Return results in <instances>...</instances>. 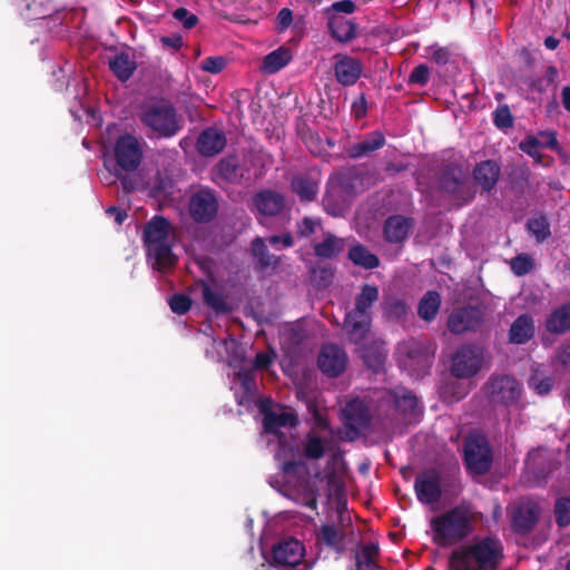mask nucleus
<instances>
[{
	"mask_svg": "<svg viewBox=\"0 0 570 570\" xmlns=\"http://www.w3.org/2000/svg\"><path fill=\"white\" fill-rule=\"evenodd\" d=\"M263 420V438L272 448L275 459L282 464L284 482L289 487L293 500L311 509L316 508V495L323 491L327 498L335 502L341 513L345 508L342 499L345 480V463L338 450L337 442L325 425L307 434L303 442V451L308 459H318L327 455V462L323 471H315L307 479L296 476L305 468L303 464L292 462L293 443L292 439L281 430L292 428L296 424V417L286 407L274 403L272 399H262L258 403Z\"/></svg>",
	"mask_w": 570,
	"mask_h": 570,
	"instance_id": "1",
	"label": "nucleus"
},
{
	"mask_svg": "<svg viewBox=\"0 0 570 570\" xmlns=\"http://www.w3.org/2000/svg\"><path fill=\"white\" fill-rule=\"evenodd\" d=\"M145 141L131 134L120 135L107 147L104 164L110 175L120 180L124 191L144 190L147 184L137 169L144 157Z\"/></svg>",
	"mask_w": 570,
	"mask_h": 570,
	"instance_id": "2",
	"label": "nucleus"
},
{
	"mask_svg": "<svg viewBox=\"0 0 570 570\" xmlns=\"http://www.w3.org/2000/svg\"><path fill=\"white\" fill-rule=\"evenodd\" d=\"M503 558L501 542L494 538L475 539L456 548L450 558L452 570L497 568Z\"/></svg>",
	"mask_w": 570,
	"mask_h": 570,
	"instance_id": "3",
	"label": "nucleus"
},
{
	"mask_svg": "<svg viewBox=\"0 0 570 570\" xmlns=\"http://www.w3.org/2000/svg\"><path fill=\"white\" fill-rule=\"evenodd\" d=\"M475 512L470 505H458L430 521L432 540L441 547L452 546L472 532Z\"/></svg>",
	"mask_w": 570,
	"mask_h": 570,
	"instance_id": "4",
	"label": "nucleus"
},
{
	"mask_svg": "<svg viewBox=\"0 0 570 570\" xmlns=\"http://www.w3.org/2000/svg\"><path fill=\"white\" fill-rule=\"evenodd\" d=\"M174 233L168 222L161 217L153 218L144 230L147 256L157 271L165 272L175 265L177 257L171 250Z\"/></svg>",
	"mask_w": 570,
	"mask_h": 570,
	"instance_id": "5",
	"label": "nucleus"
},
{
	"mask_svg": "<svg viewBox=\"0 0 570 570\" xmlns=\"http://www.w3.org/2000/svg\"><path fill=\"white\" fill-rule=\"evenodd\" d=\"M379 298V289L372 285H364L361 294L356 298V307L346 315L344 325L350 334V338L358 343L370 330L371 315L370 307Z\"/></svg>",
	"mask_w": 570,
	"mask_h": 570,
	"instance_id": "6",
	"label": "nucleus"
},
{
	"mask_svg": "<svg viewBox=\"0 0 570 570\" xmlns=\"http://www.w3.org/2000/svg\"><path fill=\"white\" fill-rule=\"evenodd\" d=\"M433 354L434 347L428 340L411 338L400 343L396 350L400 366L416 376L426 371Z\"/></svg>",
	"mask_w": 570,
	"mask_h": 570,
	"instance_id": "7",
	"label": "nucleus"
},
{
	"mask_svg": "<svg viewBox=\"0 0 570 570\" xmlns=\"http://www.w3.org/2000/svg\"><path fill=\"white\" fill-rule=\"evenodd\" d=\"M144 124L160 136L170 137L179 130L174 109L166 104L148 106L141 117Z\"/></svg>",
	"mask_w": 570,
	"mask_h": 570,
	"instance_id": "8",
	"label": "nucleus"
},
{
	"mask_svg": "<svg viewBox=\"0 0 570 570\" xmlns=\"http://www.w3.org/2000/svg\"><path fill=\"white\" fill-rule=\"evenodd\" d=\"M464 458L471 472L475 474L487 472L492 458L485 438L480 434H471L465 443Z\"/></svg>",
	"mask_w": 570,
	"mask_h": 570,
	"instance_id": "9",
	"label": "nucleus"
},
{
	"mask_svg": "<svg viewBox=\"0 0 570 570\" xmlns=\"http://www.w3.org/2000/svg\"><path fill=\"white\" fill-rule=\"evenodd\" d=\"M482 364V350L476 346H464L454 354L451 372L458 379H469L481 370Z\"/></svg>",
	"mask_w": 570,
	"mask_h": 570,
	"instance_id": "10",
	"label": "nucleus"
},
{
	"mask_svg": "<svg viewBox=\"0 0 570 570\" xmlns=\"http://www.w3.org/2000/svg\"><path fill=\"white\" fill-rule=\"evenodd\" d=\"M489 395L494 403L510 404L521 395V385L511 376H501L491 381Z\"/></svg>",
	"mask_w": 570,
	"mask_h": 570,
	"instance_id": "11",
	"label": "nucleus"
},
{
	"mask_svg": "<svg viewBox=\"0 0 570 570\" xmlns=\"http://www.w3.org/2000/svg\"><path fill=\"white\" fill-rule=\"evenodd\" d=\"M347 356L345 352L335 344H326L318 355V366L328 376L340 375L346 367Z\"/></svg>",
	"mask_w": 570,
	"mask_h": 570,
	"instance_id": "12",
	"label": "nucleus"
},
{
	"mask_svg": "<svg viewBox=\"0 0 570 570\" xmlns=\"http://www.w3.org/2000/svg\"><path fill=\"white\" fill-rule=\"evenodd\" d=\"M304 547L301 541L287 538L273 548V559L277 566L296 567L304 557Z\"/></svg>",
	"mask_w": 570,
	"mask_h": 570,
	"instance_id": "13",
	"label": "nucleus"
},
{
	"mask_svg": "<svg viewBox=\"0 0 570 570\" xmlns=\"http://www.w3.org/2000/svg\"><path fill=\"white\" fill-rule=\"evenodd\" d=\"M415 492L423 503H435L441 498V480L434 470L423 472L416 478Z\"/></svg>",
	"mask_w": 570,
	"mask_h": 570,
	"instance_id": "14",
	"label": "nucleus"
},
{
	"mask_svg": "<svg viewBox=\"0 0 570 570\" xmlns=\"http://www.w3.org/2000/svg\"><path fill=\"white\" fill-rule=\"evenodd\" d=\"M190 213L195 220H210L217 213V200L209 190L196 193L190 200Z\"/></svg>",
	"mask_w": 570,
	"mask_h": 570,
	"instance_id": "15",
	"label": "nucleus"
},
{
	"mask_svg": "<svg viewBox=\"0 0 570 570\" xmlns=\"http://www.w3.org/2000/svg\"><path fill=\"white\" fill-rule=\"evenodd\" d=\"M200 288L204 302L216 313H228L232 307L224 295L222 288L214 279L202 281L197 283Z\"/></svg>",
	"mask_w": 570,
	"mask_h": 570,
	"instance_id": "16",
	"label": "nucleus"
},
{
	"mask_svg": "<svg viewBox=\"0 0 570 570\" xmlns=\"http://www.w3.org/2000/svg\"><path fill=\"white\" fill-rule=\"evenodd\" d=\"M335 58L334 71L337 81L343 86L354 85L362 73L361 62L348 56L337 55Z\"/></svg>",
	"mask_w": 570,
	"mask_h": 570,
	"instance_id": "17",
	"label": "nucleus"
},
{
	"mask_svg": "<svg viewBox=\"0 0 570 570\" xmlns=\"http://www.w3.org/2000/svg\"><path fill=\"white\" fill-rule=\"evenodd\" d=\"M480 323V312L476 308H459L452 312L448 326L453 333H463L472 330Z\"/></svg>",
	"mask_w": 570,
	"mask_h": 570,
	"instance_id": "18",
	"label": "nucleus"
},
{
	"mask_svg": "<svg viewBox=\"0 0 570 570\" xmlns=\"http://www.w3.org/2000/svg\"><path fill=\"white\" fill-rule=\"evenodd\" d=\"M225 145V135L215 128L205 129L197 140V149L204 156H214L220 153Z\"/></svg>",
	"mask_w": 570,
	"mask_h": 570,
	"instance_id": "19",
	"label": "nucleus"
},
{
	"mask_svg": "<svg viewBox=\"0 0 570 570\" xmlns=\"http://www.w3.org/2000/svg\"><path fill=\"white\" fill-rule=\"evenodd\" d=\"M258 213L265 216L278 214L284 207V198L281 194L272 190H263L254 198Z\"/></svg>",
	"mask_w": 570,
	"mask_h": 570,
	"instance_id": "20",
	"label": "nucleus"
},
{
	"mask_svg": "<svg viewBox=\"0 0 570 570\" xmlns=\"http://www.w3.org/2000/svg\"><path fill=\"white\" fill-rule=\"evenodd\" d=\"M383 400L387 404H394L403 414L414 413L417 407L416 396L405 389L386 392Z\"/></svg>",
	"mask_w": 570,
	"mask_h": 570,
	"instance_id": "21",
	"label": "nucleus"
},
{
	"mask_svg": "<svg viewBox=\"0 0 570 570\" xmlns=\"http://www.w3.org/2000/svg\"><path fill=\"white\" fill-rule=\"evenodd\" d=\"M540 509L535 503H521L513 514V522L520 531L525 532L538 521Z\"/></svg>",
	"mask_w": 570,
	"mask_h": 570,
	"instance_id": "22",
	"label": "nucleus"
},
{
	"mask_svg": "<svg viewBox=\"0 0 570 570\" xmlns=\"http://www.w3.org/2000/svg\"><path fill=\"white\" fill-rule=\"evenodd\" d=\"M411 224L410 220L402 216L390 217L384 225V235L386 240L391 243L403 242L409 234Z\"/></svg>",
	"mask_w": 570,
	"mask_h": 570,
	"instance_id": "23",
	"label": "nucleus"
},
{
	"mask_svg": "<svg viewBox=\"0 0 570 570\" xmlns=\"http://www.w3.org/2000/svg\"><path fill=\"white\" fill-rule=\"evenodd\" d=\"M534 333V325L528 315L519 316L510 328V341L515 344H523L529 341Z\"/></svg>",
	"mask_w": 570,
	"mask_h": 570,
	"instance_id": "24",
	"label": "nucleus"
},
{
	"mask_svg": "<svg viewBox=\"0 0 570 570\" xmlns=\"http://www.w3.org/2000/svg\"><path fill=\"white\" fill-rule=\"evenodd\" d=\"M498 178L499 167L493 161H483L474 169V179L484 190H490Z\"/></svg>",
	"mask_w": 570,
	"mask_h": 570,
	"instance_id": "25",
	"label": "nucleus"
},
{
	"mask_svg": "<svg viewBox=\"0 0 570 570\" xmlns=\"http://www.w3.org/2000/svg\"><path fill=\"white\" fill-rule=\"evenodd\" d=\"M385 142L384 136L381 132H373L368 137H366L364 140L353 145L348 153L350 156L353 158H361L364 157L381 147H383Z\"/></svg>",
	"mask_w": 570,
	"mask_h": 570,
	"instance_id": "26",
	"label": "nucleus"
},
{
	"mask_svg": "<svg viewBox=\"0 0 570 570\" xmlns=\"http://www.w3.org/2000/svg\"><path fill=\"white\" fill-rule=\"evenodd\" d=\"M557 145V139L553 134H544L540 137H529L520 144V149L534 159L540 158V147L553 148Z\"/></svg>",
	"mask_w": 570,
	"mask_h": 570,
	"instance_id": "27",
	"label": "nucleus"
},
{
	"mask_svg": "<svg viewBox=\"0 0 570 570\" xmlns=\"http://www.w3.org/2000/svg\"><path fill=\"white\" fill-rule=\"evenodd\" d=\"M345 416L358 426H365L370 422V409L360 399L350 401L344 409Z\"/></svg>",
	"mask_w": 570,
	"mask_h": 570,
	"instance_id": "28",
	"label": "nucleus"
},
{
	"mask_svg": "<svg viewBox=\"0 0 570 570\" xmlns=\"http://www.w3.org/2000/svg\"><path fill=\"white\" fill-rule=\"evenodd\" d=\"M330 29L332 36L341 42H347L356 36L355 24L344 17H333L330 21Z\"/></svg>",
	"mask_w": 570,
	"mask_h": 570,
	"instance_id": "29",
	"label": "nucleus"
},
{
	"mask_svg": "<svg viewBox=\"0 0 570 570\" xmlns=\"http://www.w3.org/2000/svg\"><path fill=\"white\" fill-rule=\"evenodd\" d=\"M316 176V174L307 177L297 176L293 179V189L302 200H312L315 197L318 185Z\"/></svg>",
	"mask_w": 570,
	"mask_h": 570,
	"instance_id": "30",
	"label": "nucleus"
},
{
	"mask_svg": "<svg viewBox=\"0 0 570 570\" xmlns=\"http://www.w3.org/2000/svg\"><path fill=\"white\" fill-rule=\"evenodd\" d=\"M441 305L440 295L434 292H428L420 301L417 313L421 318L424 321H432L436 316Z\"/></svg>",
	"mask_w": 570,
	"mask_h": 570,
	"instance_id": "31",
	"label": "nucleus"
},
{
	"mask_svg": "<svg viewBox=\"0 0 570 570\" xmlns=\"http://www.w3.org/2000/svg\"><path fill=\"white\" fill-rule=\"evenodd\" d=\"M292 59V53L286 48H279L267 55L263 62V70L266 73H275L284 68Z\"/></svg>",
	"mask_w": 570,
	"mask_h": 570,
	"instance_id": "32",
	"label": "nucleus"
},
{
	"mask_svg": "<svg viewBox=\"0 0 570 570\" xmlns=\"http://www.w3.org/2000/svg\"><path fill=\"white\" fill-rule=\"evenodd\" d=\"M547 328L552 333H563L570 328V304L561 306L549 316Z\"/></svg>",
	"mask_w": 570,
	"mask_h": 570,
	"instance_id": "33",
	"label": "nucleus"
},
{
	"mask_svg": "<svg viewBox=\"0 0 570 570\" xmlns=\"http://www.w3.org/2000/svg\"><path fill=\"white\" fill-rule=\"evenodd\" d=\"M109 67L118 79L125 81L136 69V62L128 55L120 53L110 60Z\"/></svg>",
	"mask_w": 570,
	"mask_h": 570,
	"instance_id": "34",
	"label": "nucleus"
},
{
	"mask_svg": "<svg viewBox=\"0 0 570 570\" xmlns=\"http://www.w3.org/2000/svg\"><path fill=\"white\" fill-rule=\"evenodd\" d=\"M17 3L30 19L45 17L52 11L50 0H17Z\"/></svg>",
	"mask_w": 570,
	"mask_h": 570,
	"instance_id": "35",
	"label": "nucleus"
},
{
	"mask_svg": "<svg viewBox=\"0 0 570 570\" xmlns=\"http://www.w3.org/2000/svg\"><path fill=\"white\" fill-rule=\"evenodd\" d=\"M350 259L358 266L371 269L379 265V258L362 245H355L350 249Z\"/></svg>",
	"mask_w": 570,
	"mask_h": 570,
	"instance_id": "36",
	"label": "nucleus"
},
{
	"mask_svg": "<svg viewBox=\"0 0 570 570\" xmlns=\"http://www.w3.org/2000/svg\"><path fill=\"white\" fill-rule=\"evenodd\" d=\"M344 248L343 239L328 234L323 242L315 245V254L323 258H331L342 252Z\"/></svg>",
	"mask_w": 570,
	"mask_h": 570,
	"instance_id": "37",
	"label": "nucleus"
},
{
	"mask_svg": "<svg viewBox=\"0 0 570 570\" xmlns=\"http://www.w3.org/2000/svg\"><path fill=\"white\" fill-rule=\"evenodd\" d=\"M253 256L263 268H274L277 265V258L268 254L267 247L263 238L257 237L252 243Z\"/></svg>",
	"mask_w": 570,
	"mask_h": 570,
	"instance_id": "38",
	"label": "nucleus"
},
{
	"mask_svg": "<svg viewBox=\"0 0 570 570\" xmlns=\"http://www.w3.org/2000/svg\"><path fill=\"white\" fill-rule=\"evenodd\" d=\"M553 384V377L546 375L540 368H535L529 380V386L540 395L548 394Z\"/></svg>",
	"mask_w": 570,
	"mask_h": 570,
	"instance_id": "39",
	"label": "nucleus"
},
{
	"mask_svg": "<svg viewBox=\"0 0 570 570\" xmlns=\"http://www.w3.org/2000/svg\"><path fill=\"white\" fill-rule=\"evenodd\" d=\"M377 556V547L375 544L363 546L356 553L357 570L373 569L376 567L375 557Z\"/></svg>",
	"mask_w": 570,
	"mask_h": 570,
	"instance_id": "40",
	"label": "nucleus"
},
{
	"mask_svg": "<svg viewBox=\"0 0 570 570\" xmlns=\"http://www.w3.org/2000/svg\"><path fill=\"white\" fill-rule=\"evenodd\" d=\"M317 538L326 546L337 548L343 539V533L338 528L325 524L322 527Z\"/></svg>",
	"mask_w": 570,
	"mask_h": 570,
	"instance_id": "41",
	"label": "nucleus"
},
{
	"mask_svg": "<svg viewBox=\"0 0 570 570\" xmlns=\"http://www.w3.org/2000/svg\"><path fill=\"white\" fill-rule=\"evenodd\" d=\"M450 176L451 177H445L442 180V187L449 193L459 195L462 199H470L471 194H468L466 196L464 195L465 186L463 179L459 177L454 171L451 173Z\"/></svg>",
	"mask_w": 570,
	"mask_h": 570,
	"instance_id": "42",
	"label": "nucleus"
},
{
	"mask_svg": "<svg viewBox=\"0 0 570 570\" xmlns=\"http://www.w3.org/2000/svg\"><path fill=\"white\" fill-rule=\"evenodd\" d=\"M528 229L538 242H543L550 235L549 224L542 216L529 219Z\"/></svg>",
	"mask_w": 570,
	"mask_h": 570,
	"instance_id": "43",
	"label": "nucleus"
},
{
	"mask_svg": "<svg viewBox=\"0 0 570 570\" xmlns=\"http://www.w3.org/2000/svg\"><path fill=\"white\" fill-rule=\"evenodd\" d=\"M554 514L560 527L570 524V498H560L554 505Z\"/></svg>",
	"mask_w": 570,
	"mask_h": 570,
	"instance_id": "44",
	"label": "nucleus"
},
{
	"mask_svg": "<svg viewBox=\"0 0 570 570\" xmlns=\"http://www.w3.org/2000/svg\"><path fill=\"white\" fill-rule=\"evenodd\" d=\"M217 171L226 180H235L238 177L236 159L234 157L223 159L217 166Z\"/></svg>",
	"mask_w": 570,
	"mask_h": 570,
	"instance_id": "45",
	"label": "nucleus"
},
{
	"mask_svg": "<svg viewBox=\"0 0 570 570\" xmlns=\"http://www.w3.org/2000/svg\"><path fill=\"white\" fill-rule=\"evenodd\" d=\"M384 309L392 318H401L407 313L406 304L397 298H387L384 302Z\"/></svg>",
	"mask_w": 570,
	"mask_h": 570,
	"instance_id": "46",
	"label": "nucleus"
},
{
	"mask_svg": "<svg viewBox=\"0 0 570 570\" xmlns=\"http://www.w3.org/2000/svg\"><path fill=\"white\" fill-rule=\"evenodd\" d=\"M322 229L321 222L317 218L305 217L297 224V235L301 237H309Z\"/></svg>",
	"mask_w": 570,
	"mask_h": 570,
	"instance_id": "47",
	"label": "nucleus"
},
{
	"mask_svg": "<svg viewBox=\"0 0 570 570\" xmlns=\"http://www.w3.org/2000/svg\"><path fill=\"white\" fill-rule=\"evenodd\" d=\"M236 376L246 393H254L256 391L254 368L242 367L236 373Z\"/></svg>",
	"mask_w": 570,
	"mask_h": 570,
	"instance_id": "48",
	"label": "nucleus"
},
{
	"mask_svg": "<svg viewBox=\"0 0 570 570\" xmlns=\"http://www.w3.org/2000/svg\"><path fill=\"white\" fill-rule=\"evenodd\" d=\"M225 67L226 59L222 56L207 57L199 65L203 71L214 75L219 73Z\"/></svg>",
	"mask_w": 570,
	"mask_h": 570,
	"instance_id": "49",
	"label": "nucleus"
},
{
	"mask_svg": "<svg viewBox=\"0 0 570 570\" xmlns=\"http://www.w3.org/2000/svg\"><path fill=\"white\" fill-rule=\"evenodd\" d=\"M191 302L184 294H176L169 299V306L176 314H185L190 308Z\"/></svg>",
	"mask_w": 570,
	"mask_h": 570,
	"instance_id": "50",
	"label": "nucleus"
},
{
	"mask_svg": "<svg viewBox=\"0 0 570 570\" xmlns=\"http://www.w3.org/2000/svg\"><path fill=\"white\" fill-rule=\"evenodd\" d=\"M174 18L179 21L186 29H191L193 27H195L198 22V18L194 14V13H190L187 9L185 8H179L177 10L174 11L173 13Z\"/></svg>",
	"mask_w": 570,
	"mask_h": 570,
	"instance_id": "51",
	"label": "nucleus"
},
{
	"mask_svg": "<svg viewBox=\"0 0 570 570\" xmlns=\"http://www.w3.org/2000/svg\"><path fill=\"white\" fill-rule=\"evenodd\" d=\"M430 70L425 65H419L410 75L409 82L413 85L425 86L429 81Z\"/></svg>",
	"mask_w": 570,
	"mask_h": 570,
	"instance_id": "52",
	"label": "nucleus"
},
{
	"mask_svg": "<svg viewBox=\"0 0 570 570\" xmlns=\"http://www.w3.org/2000/svg\"><path fill=\"white\" fill-rule=\"evenodd\" d=\"M426 50L428 57L439 65H445L450 59V52L446 48L431 46Z\"/></svg>",
	"mask_w": 570,
	"mask_h": 570,
	"instance_id": "53",
	"label": "nucleus"
},
{
	"mask_svg": "<svg viewBox=\"0 0 570 570\" xmlns=\"http://www.w3.org/2000/svg\"><path fill=\"white\" fill-rule=\"evenodd\" d=\"M293 22V11L288 8H283L275 19L276 30L278 32L285 31Z\"/></svg>",
	"mask_w": 570,
	"mask_h": 570,
	"instance_id": "54",
	"label": "nucleus"
},
{
	"mask_svg": "<svg viewBox=\"0 0 570 570\" xmlns=\"http://www.w3.org/2000/svg\"><path fill=\"white\" fill-rule=\"evenodd\" d=\"M466 387L460 386L458 390L454 387V383L446 384L442 387L441 393L448 401H459L466 394Z\"/></svg>",
	"mask_w": 570,
	"mask_h": 570,
	"instance_id": "55",
	"label": "nucleus"
},
{
	"mask_svg": "<svg viewBox=\"0 0 570 570\" xmlns=\"http://www.w3.org/2000/svg\"><path fill=\"white\" fill-rule=\"evenodd\" d=\"M532 267V262L528 256H518L512 259L511 268L517 275L527 274Z\"/></svg>",
	"mask_w": 570,
	"mask_h": 570,
	"instance_id": "56",
	"label": "nucleus"
},
{
	"mask_svg": "<svg viewBox=\"0 0 570 570\" xmlns=\"http://www.w3.org/2000/svg\"><path fill=\"white\" fill-rule=\"evenodd\" d=\"M494 122L499 128L512 126V117L508 107L499 108L494 114Z\"/></svg>",
	"mask_w": 570,
	"mask_h": 570,
	"instance_id": "57",
	"label": "nucleus"
},
{
	"mask_svg": "<svg viewBox=\"0 0 570 570\" xmlns=\"http://www.w3.org/2000/svg\"><path fill=\"white\" fill-rule=\"evenodd\" d=\"M268 242L277 249L291 247L293 245V239L289 234H285L283 236H271Z\"/></svg>",
	"mask_w": 570,
	"mask_h": 570,
	"instance_id": "58",
	"label": "nucleus"
},
{
	"mask_svg": "<svg viewBox=\"0 0 570 570\" xmlns=\"http://www.w3.org/2000/svg\"><path fill=\"white\" fill-rule=\"evenodd\" d=\"M332 8L337 12L352 13L355 9V4L352 0H342L333 3Z\"/></svg>",
	"mask_w": 570,
	"mask_h": 570,
	"instance_id": "59",
	"label": "nucleus"
},
{
	"mask_svg": "<svg viewBox=\"0 0 570 570\" xmlns=\"http://www.w3.org/2000/svg\"><path fill=\"white\" fill-rule=\"evenodd\" d=\"M352 112L356 118H362L366 114V102L363 97L352 104Z\"/></svg>",
	"mask_w": 570,
	"mask_h": 570,
	"instance_id": "60",
	"label": "nucleus"
},
{
	"mask_svg": "<svg viewBox=\"0 0 570 570\" xmlns=\"http://www.w3.org/2000/svg\"><path fill=\"white\" fill-rule=\"evenodd\" d=\"M272 363V356L268 353H258L255 358V368H266Z\"/></svg>",
	"mask_w": 570,
	"mask_h": 570,
	"instance_id": "61",
	"label": "nucleus"
},
{
	"mask_svg": "<svg viewBox=\"0 0 570 570\" xmlns=\"http://www.w3.org/2000/svg\"><path fill=\"white\" fill-rule=\"evenodd\" d=\"M163 43L173 47L175 49H178L183 46V39L179 36H173V37H164L161 39Z\"/></svg>",
	"mask_w": 570,
	"mask_h": 570,
	"instance_id": "62",
	"label": "nucleus"
},
{
	"mask_svg": "<svg viewBox=\"0 0 570 570\" xmlns=\"http://www.w3.org/2000/svg\"><path fill=\"white\" fill-rule=\"evenodd\" d=\"M562 105L563 107L570 111V87H564L561 92Z\"/></svg>",
	"mask_w": 570,
	"mask_h": 570,
	"instance_id": "63",
	"label": "nucleus"
},
{
	"mask_svg": "<svg viewBox=\"0 0 570 570\" xmlns=\"http://www.w3.org/2000/svg\"><path fill=\"white\" fill-rule=\"evenodd\" d=\"M559 358L562 364H564V365L570 364V345L562 348V351L559 354Z\"/></svg>",
	"mask_w": 570,
	"mask_h": 570,
	"instance_id": "64",
	"label": "nucleus"
}]
</instances>
